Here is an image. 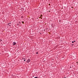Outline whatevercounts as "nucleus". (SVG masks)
<instances>
[{
	"instance_id": "obj_1",
	"label": "nucleus",
	"mask_w": 78,
	"mask_h": 78,
	"mask_svg": "<svg viewBox=\"0 0 78 78\" xmlns=\"http://www.w3.org/2000/svg\"><path fill=\"white\" fill-rule=\"evenodd\" d=\"M26 62H27L29 63L30 62V59H28V60H27Z\"/></svg>"
},
{
	"instance_id": "obj_2",
	"label": "nucleus",
	"mask_w": 78,
	"mask_h": 78,
	"mask_svg": "<svg viewBox=\"0 0 78 78\" xmlns=\"http://www.w3.org/2000/svg\"><path fill=\"white\" fill-rule=\"evenodd\" d=\"M16 42H13V45H16Z\"/></svg>"
},
{
	"instance_id": "obj_3",
	"label": "nucleus",
	"mask_w": 78,
	"mask_h": 78,
	"mask_svg": "<svg viewBox=\"0 0 78 78\" xmlns=\"http://www.w3.org/2000/svg\"><path fill=\"white\" fill-rule=\"evenodd\" d=\"M37 55H38V52H37L36 53Z\"/></svg>"
},
{
	"instance_id": "obj_4",
	"label": "nucleus",
	"mask_w": 78,
	"mask_h": 78,
	"mask_svg": "<svg viewBox=\"0 0 78 78\" xmlns=\"http://www.w3.org/2000/svg\"><path fill=\"white\" fill-rule=\"evenodd\" d=\"M72 43H73L74 44H75V43H74V41H72Z\"/></svg>"
},
{
	"instance_id": "obj_5",
	"label": "nucleus",
	"mask_w": 78,
	"mask_h": 78,
	"mask_svg": "<svg viewBox=\"0 0 78 78\" xmlns=\"http://www.w3.org/2000/svg\"><path fill=\"white\" fill-rule=\"evenodd\" d=\"M34 78H38L37 77H34Z\"/></svg>"
},
{
	"instance_id": "obj_6",
	"label": "nucleus",
	"mask_w": 78,
	"mask_h": 78,
	"mask_svg": "<svg viewBox=\"0 0 78 78\" xmlns=\"http://www.w3.org/2000/svg\"><path fill=\"white\" fill-rule=\"evenodd\" d=\"M76 42V41H74V42Z\"/></svg>"
},
{
	"instance_id": "obj_7",
	"label": "nucleus",
	"mask_w": 78,
	"mask_h": 78,
	"mask_svg": "<svg viewBox=\"0 0 78 78\" xmlns=\"http://www.w3.org/2000/svg\"><path fill=\"white\" fill-rule=\"evenodd\" d=\"M24 61H25L26 60H24Z\"/></svg>"
},
{
	"instance_id": "obj_8",
	"label": "nucleus",
	"mask_w": 78,
	"mask_h": 78,
	"mask_svg": "<svg viewBox=\"0 0 78 78\" xmlns=\"http://www.w3.org/2000/svg\"><path fill=\"white\" fill-rule=\"evenodd\" d=\"M8 25H9V23H8Z\"/></svg>"
},
{
	"instance_id": "obj_9",
	"label": "nucleus",
	"mask_w": 78,
	"mask_h": 78,
	"mask_svg": "<svg viewBox=\"0 0 78 78\" xmlns=\"http://www.w3.org/2000/svg\"><path fill=\"white\" fill-rule=\"evenodd\" d=\"M24 59L25 60V58H24Z\"/></svg>"
},
{
	"instance_id": "obj_10",
	"label": "nucleus",
	"mask_w": 78,
	"mask_h": 78,
	"mask_svg": "<svg viewBox=\"0 0 78 78\" xmlns=\"http://www.w3.org/2000/svg\"><path fill=\"white\" fill-rule=\"evenodd\" d=\"M9 24H11V23H10Z\"/></svg>"
},
{
	"instance_id": "obj_11",
	"label": "nucleus",
	"mask_w": 78,
	"mask_h": 78,
	"mask_svg": "<svg viewBox=\"0 0 78 78\" xmlns=\"http://www.w3.org/2000/svg\"><path fill=\"white\" fill-rule=\"evenodd\" d=\"M11 26V25H10L9 26V27H10Z\"/></svg>"
},
{
	"instance_id": "obj_12",
	"label": "nucleus",
	"mask_w": 78,
	"mask_h": 78,
	"mask_svg": "<svg viewBox=\"0 0 78 78\" xmlns=\"http://www.w3.org/2000/svg\"><path fill=\"white\" fill-rule=\"evenodd\" d=\"M24 59V58H23V59Z\"/></svg>"
},
{
	"instance_id": "obj_13",
	"label": "nucleus",
	"mask_w": 78,
	"mask_h": 78,
	"mask_svg": "<svg viewBox=\"0 0 78 78\" xmlns=\"http://www.w3.org/2000/svg\"><path fill=\"white\" fill-rule=\"evenodd\" d=\"M1 41H2V40H1Z\"/></svg>"
}]
</instances>
